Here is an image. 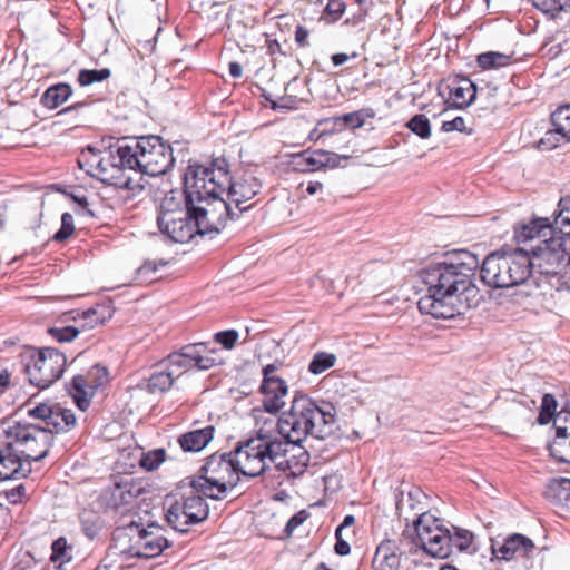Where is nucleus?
<instances>
[{
	"label": "nucleus",
	"instance_id": "nucleus-1",
	"mask_svg": "<svg viewBox=\"0 0 570 570\" xmlns=\"http://www.w3.org/2000/svg\"><path fill=\"white\" fill-rule=\"evenodd\" d=\"M478 267L479 259L470 252L424 267L420 278L428 294L419 299V311L434 318H453L475 307L480 301L473 283Z\"/></svg>",
	"mask_w": 570,
	"mask_h": 570
},
{
	"label": "nucleus",
	"instance_id": "nucleus-2",
	"mask_svg": "<svg viewBox=\"0 0 570 570\" xmlns=\"http://www.w3.org/2000/svg\"><path fill=\"white\" fill-rule=\"evenodd\" d=\"M108 160L116 170L109 177L110 185L132 193L145 189V175H165L175 164L171 147L155 135L122 138L116 150H110Z\"/></svg>",
	"mask_w": 570,
	"mask_h": 570
},
{
	"label": "nucleus",
	"instance_id": "nucleus-3",
	"mask_svg": "<svg viewBox=\"0 0 570 570\" xmlns=\"http://www.w3.org/2000/svg\"><path fill=\"white\" fill-rule=\"evenodd\" d=\"M189 179L199 186L209 206L220 202L227 215H223V228L228 220H237L253 205L247 203L259 194L262 181L250 171L233 176L230 165L225 157H216L207 164H189Z\"/></svg>",
	"mask_w": 570,
	"mask_h": 570
},
{
	"label": "nucleus",
	"instance_id": "nucleus-4",
	"mask_svg": "<svg viewBox=\"0 0 570 570\" xmlns=\"http://www.w3.org/2000/svg\"><path fill=\"white\" fill-rule=\"evenodd\" d=\"M186 210L177 214L157 215V225L161 234L175 243H188L196 235L208 236L210 239L220 234L223 215L227 210L220 202L214 200L209 206L199 186L189 179V171L185 173Z\"/></svg>",
	"mask_w": 570,
	"mask_h": 570
},
{
	"label": "nucleus",
	"instance_id": "nucleus-5",
	"mask_svg": "<svg viewBox=\"0 0 570 570\" xmlns=\"http://www.w3.org/2000/svg\"><path fill=\"white\" fill-rule=\"evenodd\" d=\"M336 414L333 403L297 393L289 410L277 420V434L293 444L305 443L308 436L325 440L334 431Z\"/></svg>",
	"mask_w": 570,
	"mask_h": 570
},
{
	"label": "nucleus",
	"instance_id": "nucleus-6",
	"mask_svg": "<svg viewBox=\"0 0 570 570\" xmlns=\"http://www.w3.org/2000/svg\"><path fill=\"white\" fill-rule=\"evenodd\" d=\"M6 434L12 441L7 442L0 450V462L9 461L14 465L13 472L0 476L31 473V462L45 459L55 442L52 433L37 424L14 422L6 430Z\"/></svg>",
	"mask_w": 570,
	"mask_h": 570
},
{
	"label": "nucleus",
	"instance_id": "nucleus-7",
	"mask_svg": "<svg viewBox=\"0 0 570 570\" xmlns=\"http://www.w3.org/2000/svg\"><path fill=\"white\" fill-rule=\"evenodd\" d=\"M533 273L530 253L523 248L495 250L482 262L480 277L491 288L524 284Z\"/></svg>",
	"mask_w": 570,
	"mask_h": 570
},
{
	"label": "nucleus",
	"instance_id": "nucleus-8",
	"mask_svg": "<svg viewBox=\"0 0 570 570\" xmlns=\"http://www.w3.org/2000/svg\"><path fill=\"white\" fill-rule=\"evenodd\" d=\"M188 479L190 488L196 492L212 500H222L227 490L234 489L239 481L232 451L209 455L197 474Z\"/></svg>",
	"mask_w": 570,
	"mask_h": 570
},
{
	"label": "nucleus",
	"instance_id": "nucleus-9",
	"mask_svg": "<svg viewBox=\"0 0 570 570\" xmlns=\"http://www.w3.org/2000/svg\"><path fill=\"white\" fill-rule=\"evenodd\" d=\"M21 362L30 384L45 390L62 376L67 357L55 347H30L21 354Z\"/></svg>",
	"mask_w": 570,
	"mask_h": 570
},
{
	"label": "nucleus",
	"instance_id": "nucleus-10",
	"mask_svg": "<svg viewBox=\"0 0 570 570\" xmlns=\"http://www.w3.org/2000/svg\"><path fill=\"white\" fill-rule=\"evenodd\" d=\"M413 527L415 534L412 535V543L415 549H410V553L421 549L432 558L450 557V528L443 519L424 512L414 520Z\"/></svg>",
	"mask_w": 570,
	"mask_h": 570
},
{
	"label": "nucleus",
	"instance_id": "nucleus-11",
	"mask_svg": "<svg viewBox=\"0 0 570 570\" xmlns=\"http://www.w3.org/2000/svg\"><path fill=\"white\" fill-rule=\"evenodd\" d=\"M167 362L170 368L183 374L193 368L209 370L222 364L223 360L216 348L209 347V343L200 342L181 346L179 351L167 356Z\"/></svg>",
	"mask_w": 570,
	"mask_h": 570
},
{
	"label": "nucleus",
	"instance_id": "nucleus-12",
	"mask_svg": "<svg viewBox=\"0 0 570 570\" xmlns=\"http://www.w3.org/2000/svg\"><path fill=\"white\" fill-rule=\"evenodd\" d=\"M127 529L136 535V540L121 552L130 558L151 559L170 547L169 541L159 533L161 529L157 524L150 523L147 528H142L131 522Z\"/></svg>",
	"mask_w": 570,
	"mask_h": 570
},
{
	"label": "nucleus",
	"instance_id": "nucleus-13",
	"mask_svg": "<svg viewBox=\"0 0 570 570\" xmlns=\"http://www.w3.org/2000/svg\"><path fill=\"white\" fill-rule=\"evenodd\" d=\"M261 444L262 439L256 435L237 443L232 451L237 475L255 478L268 469L269 465Z\"/></svg>",
	"mask_w": 570,
	"mask_h": 570
},
{
	"label": "nucleus",
	"instance_id": "nucleus-14",
	"mask_svg": "<svg viewBox=\"0 0 570 570\" xmlns=\"http://www.w3.org/2000/svg\"><path fill=\"white\" fill-rule=\"evenodd\" d=\"M108 381L109 372L107 367L95 364L88 371L87 376L81 374L75 375L71 382L67 384V389L77 407L86 411L90 406V399L95 392L106 385Z\"/></svg>",
	"mask_w": 570,
	"mask_h": 570
},
{
	"label": "nucleus",
	"instance_id": "nucleus-15",
	"mask_svg": "<svg viewBox=\"0 0 570 570\" xmlns=\"http://www.w3.org/2000/svg\"><path fill=\"white\" fill-rule=\"evenodd\" d=\"M283 366L282 362H274L263 367V380L259 391L263 394L262 406L269 414H277L285 405L284 397L288 393L287 383L276 374Z\"/></svg>",
	"mask_w": 570,
	"mask_h": 570
},
{
	"label": "nucleus",
	"instance_id": "nucleus-16",
	"mask_svg": "<svg viewBox=\"0 0 570 570\" xmlns=\"http://www.w3.org/2000/svg\"><path fill=\"white\" fill-rule=\"evenodd\" d=\"M438 89L442 96L448 92L444 102L451 109H465L476 98V85L465 76H449L441 81Z\"/></svg>",
	"mask_w": 570,
	"mask_h": 570
},
{
	"label": "nucleus",
	"instance_id": "nucleus-17",
	"mask_svg": "<svg viewBox=\"0 0 570 570\" xmlns=\"http://www.w3.org/2000/svg\"><path fill=\"white\" fill-rule=\"evenodd\" d=\"M348 158L324 149H306L293 156L292 166L296 171L314 173L325 168H337Z\"/></svg>",
	"mask_w": 570,
	"mask_h": 570
},
{
	"label": "nucleus",
	"instance_id": "nucleus-18",
	"mask_svg": "<svg viewBox=\"0 0 570 570\" xmlns=\"http://www.w3.org/2000/svg\"><path fill=\"white\" fill-rule=\"evenodd\" d=\"M535 549L534 542L521 533H512L501 542L491 540V552L500 560L511 561L517 558H530Z\"/></svg>",
	"mask_w": 570,
	"mask_h": 570
},
{
	"label": "nucleus",
	"instance_id": "nucleus-19",
	"mask_svg": "<svg viewBox=\"0 0 570 570\" xmlns=\"http://www.w3.org/2000/svg\"><path fill=\"white\" fill-rule=\"evenodd\" d=\"M402 551L396 540H382L374 552L372 570H400Z\"/></svg>",
	"mask_w": 570,
	"mask_h": 570
},
{
	"label": "nucleus",
	"instance_id": "nucleus-20",
	"mask_svg": "<svg viewBox=\"0 0 570 570\" xmlns=\"http://www.w3.org/2000/svg\"><path fill=\"white\" fill-rule=\"evenodd\" d=\"M145 491L142 483L135 480L115 483V487L110 491L107 505L114 510H120L121 508L131 505Z\"/></svg>",
	"mask_w": 570,
	"mask_h": 570
},
{
	"label": "nucleus",
	"instance_id": "nucleus-21",
	"mask_svg": "<svg viewBox=\"0 0 570 570\" xmlns=\"http://www.w3.org/2000/svg\"><path fill=\"white\" fill-rule=\"evenodd\" d=\"M256 436L262 439L261 446L268 464L275 463L277 465L279 461L286 459L289 452L288 446H293V442H289V440L278 439L277 435L264 429H259Z\"/></svg>",
	"mask_w": 570,
	"mask_h": 570
},
{
	"label": "nucleus",
	"instance_id": "nucleus-22",
	"mask_svg": "<svg viewBox=\"0 0 570 570\" xmlns=\"http://www.w3.org/2000/svg\"><path fill=\"white\" fill-rule=\"evenodd\" d=\"M214 433L215 428L207 425L181 434L177 441L184 452H199L213 440Z\"/></svg>",
	"mask_w": 570,
	"mask_h": 570
},
{
	"label": "nucleus",
	"instance_id": "nucleus-23",
	"mask_svg": "<svg viewBox=\"0 0 570 570\" xmlns=\"http://www.w3.org/2000/svg\"><path fill=\"white\" fill-rule=\"evenodd\" d=\"M43 429L49 430L55 434L67 432L76 424V415L71 410L62 409L59 404H52V413L50 419H47Z\"/></svg>",
	"mask_w": 570,
	"mask_h": 570
},
{
	"label": "nucleus",
	"instance_id": "nucleus-24",
	"mask_svg": "<svg viewBox=\"0 0 570 570\" xmlns=\"http://www.w3.org/2000/svg\"><path fill=\"white\" fill-rule=\"evenodd\" d=\"M547 230L551 235V219L549 217L534 218L529 224L515 228L514 238L518 244H521L534 237L547 236Z\"/></svg>",
	"mask_w": 570,
	"mask_h": 570
},
{
	"label": "nucleus",
	"instance_id": "nucleus-25",
	"mask_svg": "<svg viewBox=\"0 0 570 570\" xmlns=\"http://www.w3.org/2000/svg\"><path fill=\"white\" fill-rule=\"evenodd\" d=\"M203 493H198L194 490L191 495L184 498L180 502L187 511V521L189 523L198 524L205 521L209 514V507L204 499Z\"/></svg>",
	"mask_w": 570,
	"mask_h": 570
},
{
	"label": "nucleus",
	"instance_id": "nucleus-26",
	"mask_svg": "<svg viewBox=\"0 0 570 570\" xmlns=\"http://www.w3.org/2000/svg\"><path fill=\"white\" fill-rule=\"evenodd\" d=\"M551 233L570 238V195L559 199L552 215Z\"/></svg>",
	"mask_w": 570,
	"mask_h": 570
},
{
	"label": "nucleus",
	"instance_id": "nucleus-27",
	"mask_svg": "<svg viewBox=\"0 0 570 570\" xmlns=\"http://www.w3.org/2000/svg\"><path fill=\"white\" fill-rule=\"evenodd\" d=\"M292 451L294 452L289 458H286L277 463L279 470H291L293 474L302 473L308 465L311 455L304 443L293 444Z\"/></svg>",
	"mask_w": 570,
	"mask_h": 570
},
{
	"label": "nucleus",
	"instance_id": "nucleus-28",
	"mask_svg": "<svg viewBox=\"0 0 570 570\" xmlns=\"http://www.w3.org/2000/svg\"><path fill=\"white\" fill-rule=\"evenodd\" d=\"M73 90L67 82H59L50 86L41 96V104L48 109H56L66 102Z\"/></svg>",
	"mask_w": 570,
	"mask_h": 570
},
{
	"label": "nucleus",
	"instance_id": "nucleus-29",
	"mask_svg": "<svg viewBox=\"0 0 570 570\" xmlns=\"http://www.w3.org/2000/svg\"><path fill=\"white\" fill-rule=\"evenodd\" d=\"M114 315V309L109 304H97L94 307L82 312L81 318L83 324L80 326L81 332L91 330L97 325H102Z\"/></svg>",
	"mask_w": 570,
	"mask_h": 570
},
{
	"label": "nucleus",
	"instance_id": "nucleus-30",
	"mask_svg": "<svg viewBox=\"0 0 570 570\" xmlns=\"http://www.w3.org/2000/svg\"><path fill=\"white\" fill-rule=\"evenodd\" d=\"M180 375L181 372H176V370L168 366L167 370L155 372L150 375L147 389L150 393H164L173 386L175 379H178Z\"/></svg>",
	"mask_w": 570,
	"mask_h": 570
},
{
	"label": "nucleus",
	"instance_id": "nucleus-31",
	"mask_svg": "<svg viewBox=\"0 0 570 570\" xmlns=\"http://www.w3.org/2000/svg\"><path fill=\"white\" fill-rule=\"evenodd\" d=\"M513 61V55L499 51H487L478 55L476 63L482 70L499 69L509 66Z\"/></svg>",
	"mask_w": 570,
	"mask_h": 570
},
{
	"label": "nucleus",
	"instance_id": "nucleus-32",
	"mask_svg": "<svg viewBox=\"0 0 570 570\" xmlns=\"http://www.w3.org/2000/svg\"><path fill=\"white\" fill-rule=\"evenodd\" d=\"M544 497L553 502L570 501V479L559 478L549 480Z\"/></svg>",
	"mask_w": 570,
	"mask_h": 570
},
{
	"label": "nucleus",
	"instance_id": "nucleus-33",
	"mask_svg": "<svg viewBox=\"0 0 570 570\" xmlns=\"http://www.w3.org/2000/svg\"><path fill=\"white\" fill-rule=\"evenodd\" d=\"M184 505L179 501H175L166 512V520L168 524L176 531L185 533L188 531V525H193L194 523H189L187 521V511L183 509Z\"/></svg>",
	"mask_w": 570,
	"mask_h": 570
},
{
	"label": "nucleus",
	"instance_id": "nucleus-34",
	"mask_svg": "<svg viewBox=\"0 0 570 570\" xmlns=\"http://www.w3.org/2000/svg\"><path fill=\"white\" fill-rule=\"evenodd\" d=\"M79 522L83 534L90 540L99 534L102 527L100 517L92 510L87 509L79 513Z\"/></svg>",
	"mask_w": 570,
	"mask_h": 570
},
{
	"label": "nucleus",
	"instance_id": "nucleus-35",
	"mask_svg": "<svg viewBox=\"0 0 570 570\" xmlns=\"http://www.w3.org/2000/svg\"><path fill=\"white\" fill-rule=\"evenodd\" d=\"M569 141L570 137L563 130H560V126H553V128L547 130L544 136L539 140L538 148L543 151L552 150Z\"/></svg>",
	"mask_w": 570,
	"mask_h": 570
},
{
	"label": "nucleus",
	"instance_id": "nucleus-36",
	"mask_svg": "<svg viewBox=\"0 0 570 570\" xmlns=\"http://www.w3.org/2000/svg\"><path fill=\"white\" fill-rule=\"evenodd\" d=\"M450 528V554L453 552V549H456L459 552L465 551L472 543L473 533L469 530L461 529L454 525H449Z\"/></svg>",
	"mask_w": 570,
	"mask_h": 570
},
{
	"label": "nucleus",
	"instance_id": "nucleus-37",
	"mask_svg": "<svg viewBox=\"0 0 570 570\" xmlns=\"http://www.w3.org/2000/svg\"><path fill=\"white\" fill-rule=\"evenodd\" d=\"M548 449L557 461L570 464V435L554 438Z\"/></svg>",
	"mask_w": 570,
	"mask_h": 570
},
{
	"label": "nucleus",
	"instance_id": "nucleus-38",
	"mask_svg": "<svg viewBox=\"0 0 570 570\" xmlns=\"http://www.w3.org/2000/svg\"><path fill=\"white\" fill-rule=\"evenodd\" d=\"M336 363V355L327 352H317L308 364V371L318 375L333 367Z\"/></svg>",
	"mask_w": 570,
	"mask_h": 570
},
{
	"label": "nucleus",
	"instance_id": "nucleus-39",
	"mask_svg": "<svg viewBox=\"0 0 570 570\" xmlns=\"http://www.w3.org/2000/svg\"><path fill=\"white\" fill-rule=\"evenodd\" d=\"M557 406H558V402H557L554 395H552L550 393H546L542 396V402H541L539 415L537 417V422L540 425H546L551 420H554L556 415L558 414Z\"/></svg>",
	"mask_w": 570,
	"mask_h": 570
},
{
	"label": "nucleus",
	"instance_id": "nucleus-40",
	"mask_svg": "<svg viewBox=\"0 0 570 570\" xmlns=\"http://www.w3.org/2000/svg\"><path fill=\"white\" fill-rule=\"evenodd\" d=\"M405 127L421 139H428L431 137V122L423 114L414 115L405 124Z\"/></svg>",
	"mask_w": 570,
	"mask_h": 570
},
{
	"label": "nucleus",
	"instance_id": "nucleus-41",
	"mask_svg": "<svg viewBox=\"0 0 570 570\" xmlns=\"http://www.w3.org/2000/svg\"><path fill=\"white\" fill-rule=\"evenodd\" d=\"M111 75L109 68L101 69H81L78 73L77 81L81 87L90 86L95 82H101Z\"/></svg>",
	"mask_w": 570,
	"mask_h": 570
},
{
	"label": "nucleus",
	"instance_id": "nucleus-42",
	"mask_svg": "<svg viewBox=\"0 0 570 570\" xmlns=\"http://www.w3.org/2000/svg\"><path fill=\"white\" fill-rule=\"evenodd\" d=\"M166 460V451L165 449H154L151 451H148V452H144L141 454V458H140V461H139V465L148 471V472H151V471H155L156 469H158V466Z\"/></svg>",
	"mask_w": 570,
	"mask_h": 570
},
{
	"label": "nucleus",
	"instance_id": "nucleus-43",
	"mask_svg": "<svg viewBox=\"0 0 570 570\" xmlns=\"http://www.w3.org/2000/svg\"><path fill=\"white\" fill-rule=\"evenodd\" d=\"M374 117L372 109H360L341 116V121L346 128L356 129L361 128L367 118Z\"/></svg>",
	"mask_w": 570,
	"mask_h": 570
},
{
	"label": "nucleus",
	"instance_id": "nucleus-44",
	"mask_svg": "<svg viewBox=\"0 0 570 570\" xmlns=\"http://www.w3.org/2000/svg\"><path fill=\"white\" fill-rule=\"evenodd\" d=\"M81 332L80 327L76 326H52L47 330V333L58 343H69L77 338Z\"/></svg>",
	"mask_w": 570,
	"mask_h": 570
},
{
	"label": "nucleus",
	"instance_id": "nucleus-45",
	"mask_svg": "<svg viewBox=\"0 0 570 570\" xmlns=\"http://www.w3.org/2000/svg\"><path fill=\"white\" fill-rule=\"evenodd\" d=\"M185 193V190L183 191ZM178 210H186V194H184V206L171 191L167 194L160 203L158 215L177 214Z\"/></svg>",
	"mask_w": 570,
	"mask_h": 570
},
{
	"label": "nucleus",
	"instance_id": "nucleus-46",
	"mask_svg": "<svg viewBox=\"0 0 570 570\" xmlns=\"http://www.w3.org/2000/svg\"><path fill=\"white\" fill-rule=\"evenodd\" d=\"M552 126H560V130H563L570 137V105H563L556 109L551 114Z\"/></svg>",
	"mask_w": 570,
	"mask_h": 570
},
{
	"label": "nucleus",
	"instance_id": "nucleus-47",
	"mask_svg": "<svg viewBox=\"0 0 570 570\" xmlns=\"http://www.w3.org/2000/svg\"><path fill=\"white\" fill-rule=\"evenodd\" d=\"M75 232L73 216L70 213L61 215V226L52 236V240L62 243L67 240Z\"/></svg>",
	"mask_w": 570,
	"mask_h": 570
},
{
	"label": "nucleus",
	"instance_id": "nucleus-48",
	"mask_svg": "<svg viewBox=\"0 0 570 570\" xmlns=\"http://www.w3.org/2000/svg\"><path fill=\"white\" fill-rule=\"evenodd\" d=\"M167 261L160 259L159 262L146 261L140 267L137 268V279L140 282H153L151 277L160 266H166Z\"/></svg>",
	"mask_w": 570,
	"mask_h": 570
},
{
	"label": "nucleus",
	"instance_id": "nucleus-49",
	"mask_svg": "<svg viewBox=\"0 0 570 570\" xmlns=\"http://www.w3.org/2000/svg\"><path fill=\"white\" fill-rule=\"evenodd\" d=\"M239 334L236 330L220 331L214 335L215 342L222 345L225 350H232L235 346Z\"/></svg>",
	"mask_w": 570,
	"mask_h": 570
},
{
	"label": "nucleus",
	"instance_id": "nucleus-50",
	"mask_svg": "<svg viewBox=\"0 0 570 570\" xmlns=\"http://www.w3.org/2000/svg\"><path fill=\"white\" fill-rule=\"evenodd\" d=\"M308 515L309 514L306 512V510H301L291 517L283 530V538H289L294 530L299 527L308 518Z\"/></svg>",
	"mask_w": 570,
	"mask_h": 570
},
{
	"label": "nucleus",
	"instance_id": "nucleus-51",
	"mask_svg": "<svg viewBox=\"0 0 570 570\" xmlns=\"http://www.w3.org/2000/svg\"><path fill=\"white\" fill-rule=\"evenodd\" d=\"M346 10V3L343 0H328L324 12L332 16V22L337 21Z\"/></svg>",
	"mask_w": 570,
	"mask_h": 570
},
{
	"label": "nucleus",
	"instance_id": "nucleus-52",
	"mask_svg": "<svg viewBox=\"0 0 570 570\" xmlns=\"http://www.w3.org/2000/svg\"><path fill=\"white\" fill-rule=\"evenodd\" d=\"M2 492L6 497V499L11 504H19L23 501V499L26 497V487H24V484L20 483L18 485H16L14 488L3 490Z\"/></svg>",
	"mask_w": 570,
	"mask_h": 570
},
{
	"label": "nucleus",
	"instance_id": "nucleus-53",
	"mask_svg": "<svg viewBox=\"0 0 570 570\" xmlns=\"http://www.w3.org/2000/svg\"><path fill=\"white\" fill-rule=\"evenodd\" d=\"M67 548L68 543L66 538L60 537L57 540H55L51 546V561H62L66 556Z\"/></svg>",
	"mask_w": 570,
	"mask_h": 570
},
{
	"label": "nucleus",
	"instance_id": "nucleus-54",
	"mask_svg": "<svg viewBox=\"0 0 570 570\" xmlns=\"http://www.w3.org/2000/svg\"><path fill=\"white\" fill-rule=\"evenodd\" d=\"M27 412L29 416L42 420L46 423L47 419H50L52 413V405L47 403H39L35 407L28 409Z\"/></svg>",
	"mask_w": 570,
	"mask_h": 570
},
{
	"label": "nucleus",
	"instance_id": "nucleus-55",
	"mask_svg": "<svg viewBox=\"0 0 570 570\" xmlns=\"http://www.w3.org/2000/svg\"><path fill=\"white\" fill-rule=\"evenodd\" d=\"M341 116H335L331 118H326L320 122V125H324L325 128L323 129L322 135H326L334 131H342L345 129V126L342 124Z\"/></svg>",
	"mask_w": 570,
	"mask_h": 570
},
{
	"label": "nucleus",
	"instance_id": "nucleus-56",
	"mask_svg": "<svg viewBox=\"0 0 570 570\" xmlns=\"http://www.w3.org/2000/svg\"><path fill=\"white\" fill-rule=\"evenodd\" d=\"M68 196L81 208V215L94 217V212L89 208V202L85 194L69 193Z\"/></svg>",
	"mask_w": 570,
	"mask_h": 570
},
{
	"label": "nucleus",
	"instance_id": "nucleus-57",
	"mask_svg": "<svg viewBox=\"0 0 570 570\" xmlns=\"http://www.w3.org/2000/svg\"><path fill=\"white\" fill-rule=\"evenodd\" d=\"M441 130L444 132H450V131L464 132L465 131L464 118L461 116H458L452 120L443 121V124L441 126Z\"/></svg>",
	"mask_w": 570,
	"mask_h": 570
},
{
	"label": "nucleus",
	"instance_id": "nucleus-58",
	"mask_svg": "<svg viewBox=\"0 0 570 570\" xmlns=\"http://www.w3.org/2000/svg\"><path fill=\"white\" fill-rule=\"evenodd\" d=\"M358 6L357 12L354 14V23H358L365 20L368 11L371 10L373 3L370 0H354Z\"/></svg>",
	"mask_w": 570,
	"mask_h": 570
},
{
	"label": "nucleus",
	"instance_id": "nucleus-59",
	"mask_svg": "<svg viewBox=\"0 0 570 570\" xmlns=\"http://www.w3.org/2000/svg\"><path fill=\"white\" fill-rule=\"evenodd\" d=\"M335 538H336V543L334 546L335 553L338 556H342V557L347 556L351 551V547L345 540L342 539L341 529L335 530Z\"/></svg>",
	"mask_w": 570,
	"mask_h": 570
},
{
	"label": "nucleus",
	"instance_id": "nucleus-60",
	"mask_svg": "<svg viewBox=\"0 0 570 570\" xmlns=\"http://www.w3.org/2000/svg\"><path fill=\"white\" fill-rule=\"evenodd\" d=\"M11 570H40L38 563L35 559L27 554L24 558L20 559Z\"/></svg>",
	"mask_w": 570,
	"mask_h": 570
},
{
	"label": "nucleus",
	"instance_id": "nucleus-61",
	"mask_svg": "<svg viewBox=\"0 0 570 570\" xmlns=\"http://www.w3.org/2000/svg\"><path fill=\"white\" fill-rule=\"evenodd\" d=\"M308 35H309V31L303 27V26H297L296 29H295V41L298 43L299 47H308L309 46V42H308Z\"/></svg>",
	"mask_w": 570,
	"mask_h": 570
},
{
	"label": "nucleus",
	"instance_id": "nucleus-62",
	"mask_svg": "<svg viewBox=\"0 0 570 570\" xmlns=\"http://www.w3.org/2000/svg\"><path fill=\"white\" fill-rule=\"evenodd\" d=\"M356 57H357L356 52H353L351 56H348L347 53L338 52V53L332 55L331 60L335 67H338V66H342L345 62H347L351 58H356Z\"/></svg>",
	"mask_w": 570,
	"mask_h": 570
},
{
	"label": "nucleus",
	"instance_id": "nucleus-63",
	"mask_svg": "<svg viewBox=\"0 0 570 570\" xmlns=\"http://www.w3.org/2000/svg\"><path fill=\"white\" fill-rule=\"evenodd\" d=\"M570 423V410H560L553 420V425Z\"/></svg>",
	"mask_w": 570,
	"mask_h": 570
},
{
	"label": "nucleus",
	"instance_id": "nucleus-64",
	"mask_svg": "<svg viewBox=\"0 0 570 570\" xmlns=\"http://www.w3.org/2000/svg\"><path fill=\"white\" fill-rule=\"evenodd\" d=\"M556 430L554 438L570 436V423L553 425Z\"/></svg>",
	"mask_w": 570,
	"mask_h": 570
}]
</instances>
